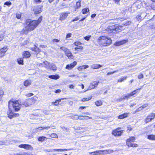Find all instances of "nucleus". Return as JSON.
<instances>
[{
    "label": "nucleus",
    "instance_id": "f257e3e1",
    "mask_svg": "<svg viewBox=\"0 0 155 155\" xmlns=\"http://www.w3.org/2000/svg\"><path fill=\"white\" fill-rule=\"evenodd\" d=\"M21 107V104H19L18 101H10L8 102V110L7 112L8 117L10 119H12L13 117H18L19 114L18 113H14L13 111H18L20 110Z\"/></svg>",
    "mask_w": 155,
    "mask_h": 155
},
{
    "label": "nucleus",
    "instance_id": "f03ea898",
    "mask_svg": "<svg viewBox=\"0 0 155 155\" xmlns=\"http://www.w3.org/2000/svg\"><path fill=\"white\" fill-rule=\"evenodd\" d=\"M97 41L99 45L104 46L109 45L112 43L111 38L105 36L100 37Z\"/></svg>",
    "mask_w": 155,
    "mask_h": 155
},
{
    "label": "nucleus",
    "instance_id": "7ed1b4c3",
    "mask_svg": "<svg viewBox=\"0 0 155 155\" xmlns=\"http://www.w3.org/2000/svg\"><path fill=\"white\" fill-rule=\"evenodd\" d=\"M42 20V16L39 18L38 20H36L31 21L28 20L26 22V24L29 26L30 31L34 30L40 23Z\"/></svg>",
    "mask_w": 155,
    "mask_h": 155
},
{
    "label": "nucleus",
    "instance_id": "20e7f679",
    "mask_svg": "<svg viewBox=\"0 0 155 155\" xmlns=\"http://www.w3.org/2000/svg\"><path fill=\"white\" fill-rule=\"evenodd\" d=\"M121 27H120L117 24L112 25V26H109L108 27L109 31L110 32H112L114 33H117V32H119L120 31Z\"/></svg>",
    "mask_w": 155,
    "mask_h": 155
},
{
    "label": "nucleus",
    "instance_id": "39448f33",
    "mask_svg": "<svg viewBox=\"0 0 155 155\" xmlns=\"http://www.w3.org/2000/svg\"><path fill=\"white\" fill-rule=\"evenodd\" d=\"M18 101L19 103V101ZM34 103L33 100L32 99L29 98L26 99L21 103H19V104H21V107L23 105V106L28 107L30 105H31Z\"/></svg>",
    "mask_w": 155,
    "mask_h": 155
},
{
    "label": "nucleus",
    "instance_id": "423d86ee",
    "mask_svg": "<svg viewBox=\"0 0 155 155\" xmlns=\"http://www.w3.org/2000/svg\"><path fill=\"white\" fill-rule=\"evenodd\" d=\"M120 127H118L113 130L112 132V134L115 136H120L124 131L123 130H120Z\"/></svg>",
    "mask_w": 155,
    "mask_h": 155
},
{
    "label": "nucleus",
    "instance_id": "0eeeda50",
    "mask_svg": "<svg viewBox=\"0 0 155 155\" xmlns=\"http://www.w3.org/2000/svg\"><path fill=\"white\" fill-rule=\"evenodd\" d=\"M98 83V82L97 81H93L89 86L88 89L84 91L83 92H84L88 90H90L94 89L96 86L97 85Z\"/></svg>",
    "mask_w": 155,
    "mask_h": 155
},
{
    "label": "nucleus",
    "instance_id": "6e6552de",
    "mask_svg": "<svg viewBox=\"0 0 155 155\" xmlns=\"http://www.w3.org/2000/svg\"><path fill=\"white\" fill-rule=\"evenodd\" d=\"M155 117V114H150L148 115L145 119V121L146 123H148L153 119Z\"/></svg>",
    "mask_w": 155,
    "mask_h": 155
},
{
    "label": "nucleus",
    "instance_id": "1a4fd4ad",
    "mask_svg": "<svg viewBox=\"0 0 155 155\" xmlns=\"http://www.w3.org/2000/svg\"><path fill=\"white\" fill-rule=\"evenodd\" d=\"M73 149H54L53 150H51V149H48L47 151L49 152H52L53 151H58V152H62L65 151H69L71 150H72Z\"/></svg>",
    "mask_w": 155,
    "mask_h": 155
},
{
    "label": "nucleus",
    "instance_id": "9d476101",
    "mask_svg": "<svg viewBox=\"0 0 155 155\" xmlns=\"http://www.w3.org/2000/svg\"><path fill=\"white\" fill-rule=\"evenodd\" d=\"M69 13L64 12L60 15L59 19L62 21L64 20L68 15Z\"/></svg>",
    "mask_w": 155,
    "mask_h": 155
},
{
    "label": "nucleus",
    "instance_id": "9b49d317",
    "mask_svg": "<svg viewBox=\"0 0 155 155\" xmlns=\"http://www.w3.org/2000/svg\"><path fill=\"white\" fill-rule=\"evenodd\" d=\"M19 147L21 148H24L27 150H32V147L30 145L26 144H22L19 146Z\"/></svg>",
    "mask_w": 155,
    "mask_h": 155
},
{
    "label": "nucleus",
    "instance_id": "f8f14e48",
    "mask_svg": "<svg viewBox=\"0 0 155 155\" xmlns=\"http://www.w3.org/2000/svg\"><path fill=\"white\" fill-rule=\"evenodd\" d=\"M77 62L76 61H74L73 63L71 64H68L66 65L65 68L68 70L71 69L73 68L76 65Z\"/></svg>",
    "mask_w": 155,
    "mask_h": 155
},
{
    "label": "nucleus",
    "instance_id": "ddd939ff",
    "mask_svg": "<svg viewBox=\"0 0 155 155\" xmlns=\"http://www.w3.org/2000/svg\"><path fill=\"white\" fill-rule=\"evenodd\" d=\"M7 50L6 47H4L0 50V57H1L3 56L5 52Z\"/></svg>",
    "mask_w": 155,
    "mask_h": 155
},
{
    "label": "nucleus",
    "instance_id": "4468645a",
    "mask_svg": "<svg viewBox=\"0 0 155 155\" xmlns=\"http://www.w3.org/2000/svg\"><path fill=\"white\" fill-rule=\"evenodd\" d=\"M136 7V8H140L141 7V5H139L137 2H136L135 3H134L132 5L131 8V10H133L134 11H135L136 10V9H134V7Z\"/></svg>",
    "mask_w": 155,
    "mask_h": 155
},
{
    "label": "nucleus",
    "instance_id": "2eb2a0df",
    "mask_svg": "<svg viewBox=\"0 0 155 155\" xmlns=\"http://www.w3.org/2000/svg\"><path fill=\"white\" fill-rule=\"evenodd\" d=\"M78 117H76V120H78V119H80V120H84L85 119H87L88 118L89 119H91L92 118L91 117L88 116H79L77 115Z\"/></svg>",
    "mask_w": 155,
    "mask_h": 155
},
{
    "label": "nucleus",
    "instance_id": "dca6fc26",
    "mask_svg": "<svg viewBox=\"0 0 155 155\" xmlns=\"http://www.w3.org/2000/svg\"><path fill=\"white\" fill-rule=\"evenodd\" d=\"M103 65L98 64H94L91 66V68L94 69H99Z\"/></svg>",
    "mask_w": 155,
    "mask_h": 155
},
{
    "label": "nucleus",
    "instance_id": "f3484780",
    "mask_svg": "<svg viewBox=\"0 0 155 155\" xmlns=\"http://www.w3.org/2000/svg\"><path fill=\"white\" fill-rule=\"evenodd\" d=\"M30 55L31 54L30 52L28 51H24L23 54V57L24 58H28L30 56Z\"/></svg>",
    "mask_w": 155,
    "mask_h": 155
},
{
    "label": "nucleus",
    "instance_id": "a211bd4d",
    "mask_svg": "<svg viewBox=\"0 0 155 155\" xmlns=\"http://www.w3.org/2000/svg\"><path fill=\"white\" fill-rule=\"evenodd\" d=\"M126 42H127L126 40H123L116 42L115 43V45L116 46H120L125 43Z\"/></svg>",
    "mask_w": 155,
    "mask_h": 155
},
{
    "label": "nucleus",
    "instance_id": "6ab92c4d",
    "mask_svg": "<svg viewBox=\"0 0 155 155\" xmlns=\"http://www.w3.org/2000/svg\"><path fill=\"white\" fill-rule=\"evenodd\" d=\"M33 11L35 14H39L42 12L41 8L38 7H35L34 8Z\"/></svg>",
    "mask_w": 155,
    "mask_h": 155
},
{
    "label": "nucleus",
    "instance_id": "aec40b11",
    "mask_svg": "<svg viewBox=\"0 0 155 155\" xmlns=\"http://www.w3.org/2000/svg\"><path fill=\"white\" fill-rule=\"evenodd\" d=\"M90 153L91 155H99L100 154H103V153H102V150H97L95 151Z\"/></svg>",
    "mask_w": 155,
    "mask_h": 155
},
{
    "label": "nucleus",
    "instance_id": "412c9836",
    "mask_svg": "<svg viewBox=\"0 0 155 155\" xmlns=\"http://www.w3.org/2000/svg\"><path fill=\"white\" fill-rule=\"evenodd\" d=\"M135 140V138L133 137H131L129 139L127 140L126 141L127 144L128 143H131V142H134Z\"/></svg>",
    "mask_w": 155,
    "mask_h": 155
},
{
    "label": "nucleus",
    "instance_id": "4be33fe9",
    "mask_svg": "<svg viewBox=\"0 0 155 155\" xmlns=\"http://www.w3.org/2000/svg\"><path fill=\"white\" fill-rule=\"evenodd\" d=\"M66 55L69 59H72L73 57V55L71 52L68 50L65 53Z\"/></svg>",
    "mask_w": 155,
    "mask_h": 155
},
{
    "label": "nucleus",
    "instance_id": "5701e85b",
    "mask_svg": "<svg viewBox=\"0 0 155 155\" xmlns=\"http://www.w3.org/2000/svg\"><path fill=\"white\" fill-rule=\"evenodd\" d=\"M48 78L51 79L56 80L59 79L60 78V77L57 74H55L53 75H50L49 76Z\"/></svg>",
    "mask_w": 155,
    "mask_h": 155
},
{
    "label": "nucleus",
    "instance_id": "b1692460",
    "mask_svg": "<svg viewBox=\"0 0 155 155\" xmlns=\"http://www.w3.org/2000/svg\"><path fill=\"white\" fill-rule=\"evenodd\" d=\"M48 69H51L52 70L54 71L56 70L57 69V67L54 64H50Z\"/></svg>",
    "mask_w": 155,
    "mask_h": 155
},
{
    "label": "nucleus",
    "instance_id": "393cba45",
    "mask_svg": "<svg viewBox=\"0 0 155 155\" xmlns=\"http://www.w3.org/2000/svg\"><path fill=\"white\" fill-rule=\"evenodd\" d=\"M89 66L88 65H84L80 66L78 67V69L79 71H81L83 69H85L89 67Z\"/></svg>",
    "mask_w": 155,
    "mask_h": 155
},
{
    "label": "nucleus",
    "instance_id": "a878e982",
    "mask_svg": "<svg viewBox=\"0 0 155 155\" xmlns=\"http://www.w3.org/2000/svg\"><path fill=\"white\" fill-rule=\"evenodd\" d=\"M28 31H31L30 29L29 28V26L27 25L23 29V32L25 34H27Z\"/></svg>",
    "mask_w": 155,
    "mask_h": 155
},
{
    "label": "nucleus",
    "instance_id": "bb28decb",
    "mask_svg": "<svg viewBox=\"0 0 155 155\" xmlns=\"http://www.w3.org/2000/svg\"><path fill=\"white\" fill-rule=\"evenodd\" d=\"M141 88L138 89H137L135 90L133 92H130V94H129V95H130V97L132 96H133L134 95H135L136 93L138 92V91H140V89H141Z\"/></svg>",
    "mask_w": 155,
    "mask_h": 155
},
{
    "label": "nucleus",
    "instance_id": "cd10ccee",
    "mask_svg": "<svg viewBox=\"0 0 155 155\" xmlns=\"http://www.w3.org/2000/svg\"><path fill=\"white\" fill-rule=\"evenodd\" d=\"M31 80H27L24 82V84L25 86L27 87L31 84Z\"/></svg>",
    "mask_w": 155,
    "mask_h": 155
},
{
    "label": "nucleus",
    "instance_id": "c85d7f7f",
    "mask_svg": "<svg viewBox=\"0 0 155 155\" xmlns=\"http://www.w3.org/2000/svg\"><path fill=\"white\" fill-rule=\"evenodd\" d=\"M47 138L44 136L40 137L38 138V140L39 141L43 142L47 140Z\"/></svg>",
    "mask_w": 155,
    "mask_h": 155
},
{
    "label": "nucleus",
    "instance_id": "c756f323",
    "mask_svg": "<svg viewBox=\"0 0 155 155\" xmlns=\"http://www.w3.org/2000/svg\"><path fill=\"white\" fill-rule=\"evenodd\" d=\"M127 145L128 147H137V144L136 143H128L127 144Z\"/></svg>",
    "mask_w": 155,
    "mask_h": 155
},
{
    "label": "nucleus",
    "instance_id": "7c9ffc66",
    "mask_svg": "<svg viewBox=\"0 0 155 155\" xmlns=\"http://www.w3.org/2000/svg\"><path fill=\"white\" fill-rule=\"evenodd\" d=\"M17 61L18 63L19 64L23 65V58H20L17 60Z\"/></svg>",
    "mask_w": 155,
    "mask_h": 155
},
{
    "label": "nucleus",
    "instance_id": "2f4dec72",
    "mask_svg": "<svg viewBox=\"0 0 155 155\" xmlns=\"http://www.w3.org/2000/svg\"><path fill=\"white\" fill-rule=\"evenodd\" d=\"M148 138L150 140H155V135H150L148 136Z\"/></svg>",
    "mask_w": 155,
    "mask_h": 155
},
{
    "label": "nucleus",
    "instance_id": "473e14b6",
    "mask_svg": "<svg viewBox=\"0 0 155 155\" xmlns=\"http://www.w3.org/2000/svg\"><path fill=\"white\" fill-rule=\"evenodd\" d=\"M127 114H124L121 115H120L118 116V118L120 119H122L125 117H127Z\"/></svg>",
    "mask_w": 155,
    "mask_h": 155
},
{
    "label": "nucleus",
    "instance_id": "72a5a7b5",
    "mask_svg": "<svg viewBox=\"0 0 155 155\" xmlns=\"http://www.w3.org/2000/svg\"><path fill=\"white\" fill-rule=\"evenodd\" d=\"M127 78V76H124L120 78H119L117 81L118 82H121L124 80H126Z\"/></svg>",
    "mask_w": 155,
    "mask_h": 155
},
{
    "label": "nucleus",
    "instance_id": "f704fd0d",
    "mask_svg": "<svg viewBox=\"0 0 155 155\" xmlns=\"http://www.w3.org/2000/svg\"><path fill=\"white\" fill-rule=\"evenodd\" d=\"M50 127L47 126V127H39L38 129V130H41L43 129H48V128H50Z\"/></svg>",
    "mask_w": 155,
    "mask_h": 155
},
{
    "label": "nucleus",
    "instance_id": "c9c22d12",
    "mask_svg": "<svg viewBox=\"0 0 155 155\" xmlns=\"http://www.w3.org/2000/svg\"><path fill=\"white\" fill-rule=\"evenodd\" d=\"M43 63L45 65L44 67L46 68H48L50 65V64L46 61H44Z\"/></svg>",
    "mask_w": 155,
    "mask_h": 155
},
{
    "label": "nucleus",
    "instance_id": "e433bc0d",
    "mask_svg": "<svg viewBox=\"0 0 155 155\" xmlns=\"http://www.w3.org/2000/svg\"><path fill=\"white\" fill-rule=\"evenodd\" d=\"M91 99V97H89L87 98H83L81 99V101L82 102L87 101L90 100Z\"/></svg>",
    "mask_w": 155,
    "mask_h": 155
},
{
    "label": "nucleus",
    "instance_id": "4c0bfd02",
    "mask_svg": "<svg viewBox=\"0 0 155 155\" xmlns=\"http://www.w3.org/2000/svg\"><path fill=\"white\" fill-rule=\"evenodd\" d=\"M95 104L97 106L101 105L102 104V101L101 100H99L95 102Z\"/></svg>",
    "mask_w": 155,
    "mask_h": 155
},
{
    "label": "nucleus",
    "instance_id": "58836bf2",
    "mask_svg": "<svg viewBox=\"0 0 155 155\" xmlns=\"http://www.w3.org/2000/svg\"><path fill=\"white\" fill-rule=\"evenodd\" d=\"M81 1H79L76 3V6L75 8L78 9L79 8L81 7Z\"/></svg>",
    "mask_w": 155,
    "mask_h": 155
},
{
    "label": "nucleus",
    "instance_id": "ea45409f",
    "mask_svg": "<svg viewBox=\"0 0 155 155\" xmlns=\"http://www.w3.org/2000/svg\"><path fill=\"white\" fill-rule=\"evenodd\" d=\"M89 11V9L88 8H84L82 11V12L83 14H85L87 13V12Z\"/></svg>",
    "mask_w": 155,
    "mask_h": 155
},
{
    "label": "nucleus",
    "instance_id": "a19ab883",
    "mask_svg": "<svg viewBox=\"0 0 155 155\" xmlns=\"http://www.w3.org/2000/svg\"><path fill=\"white\" fill-rule=\"evenodd\" d=\"M130 95L129 94H128L127 95H125L122 98H120V100H124L125 99H128L130 97Z\"/></svg>",
    "mask_w": 155,
    "mask_h": 155
},
{
    "label": "nucleus",
    "instance_id": "79ce46f5",
    "mask_svg": "<svg viewBox=\"0 0 155 155\" xmlns=\"http://www.w3.org/2000/svg\"><path fill=\"white\" fill-rule=\"evenodd\" d=\"M136 18L138 21H141V20L143 19L141 15H138L136 17Z\"/></svg>",
    "mask_w": 155,
    "mask_h": 155
},
{
    "label": "nucleus",
    "instance_id": "37998d69",
    "mask_svg": "<svg viewBox=\"0 0 155 155\" xmlns=\"http://www.w3.org/2000/svg\"><path fill=\"white\" fill-rule=\"evenodd\" d=\"M21 13L19 12L16 14V17L18 19H20L21 18Z\"/></svg>",
    "mask_w": 155,
    "mask_h": 155
},
{
    "label": "nucleus",
    "instance_id": "c03bdc74",
    "mask_svg": "<svg viewBox=\"0 0 155 155\" xmlns=\"http://www.w3.org/2000/svg\"><path fill=\"white\" fill-rule=\"evenodd\" d=\"M60 49L63 51L65 53L69 49L65 47H62L60 48Z\"/></svg>",
    "mask_w": 155,
    "mask_h": 155
},
{
    "label": "nucleus",
    "instance_id": "a18cd8bd",
    "mask_svg": "<svg viewBox=\"0 0 155 155\" xmlns=\"http://www.w3.org/2000/svg\"><path fill=\"white\" fill-rule=\"evenodd\" d=\"M50 137L53 138H57L58 136L57 134L55 133L52 134L50 136Z\"/></svg>",
    "mask_w": 155,
    "mask_h": 155
},
{
    "label": "nucleus",
    "instance_id": "49530a36",
    "mask_svg": "<svg viewBox=\"0 0 155 155\" xmlns=\"http://www.w3.org/2000/svg\"><path fill=\"white\" fill-rule=\"evenodd\" d=\"M77 47L74 48L75 51H78V49H82L83 47L81 46H78Z\"/></svg>",
    "mask_w": 155,
    "mask_h": 155
},
{
    "label": "nucleus",
    "instance_id": "de8ad7c7",
    "mask_svg": "<svg viewBox=\"0 0 155 155\" xmlns=\"http://www.w3.org/2000/svg\"><path fill=\"white\" fill-rule=\"evenodd\" d=\"M12 4L11 3L10 1H7L4 3V5H6L8 6H9Z\"/></svg>",
    "mask_w": 155,
    "mask_h": 155
},
{
    "label": "nucleus",
    "instance_id": "09e8293b",
    "mask_svg": "<svg viewBox=\"0 0 155 155\" xmlns=\"http://www.w3.org/2000/svg\"><path fill=\"white\" fill-rule=\"evenodd\" d=\"M35 51L36 52L39 53L40 51V49L39 48H37L35 45Z\"/></svg>",
    "mask_w": 155,
    "mask_h": 155
},
{
    "label": "nucleus",
    "instance_id": "8fccbe9b",
    "mask_svg": "<svg viewBox=\"0 0 155 155\" xmlns=\"http://www.w3.org/2000/svg\"><path fill=\"white\" fill-rule=\"evenodd\" d=\"M143 110V108L141 106V107H139L138 109H137L134 112H135V113H135L137 112H138L139 111H140L142 110Z\"/></svg>",
    "mask_w": 155,
    "mask_h": 155
},
{
    "label": "nucleus",
    "instance_id": "3c124183",
    "mask_svg": "<svg viewBox=\"0 0 155 155\" xmlns=\"http://www.w3.org/2000/svg\"><path fill=\"white\" fill-rule=\"evenodd\" d=\"M91 37V35H88L86 36L85 37H84V39L86 41H88L90 38Z\"/></svg>",
    "mask_w": 155,
    "mask_h": 155
},
{
    "label": "nucleus",
    "instance_id": "603ef678",
    "mask_svg": "<svg viewBox=\"0 0 155 155\" xmlns=\"http://www.w3.org/2000/svg\"><path fill=\"white\" fill-rule=\"evenodd\" d=\"M73 115H71V116H68V117H71V119H74V120H76V119H75L76 117H75L74 116H77V114H74Z\"/></svg>",
    "mask_w": 155,
    "mask_h": 155
},
{
    "label": "nucleus",
    "instance_id": "864d4df0",
    "mask_svg": "<svg viewBox=\"0 0 155 155\" xmlns=\"http://www.w3.org/2000/svg\"><path fill=\"white\" fill-rule=\"evenodd\" d=\"M59 103L58 101V100H56L55 102H52V104H54L55 105H58L59 104Z\"/></svg>",
    "mask_w": 155,
    "mask_h": 155
},
{
    "label": "nucleus",
    "instance_id": "5fc2aeb1",
    "mask_svg": "<svg viewBox=\"0 0 155 155\" xmlns=\"http://www.w3.org/2000/svg\"><path fill=\"white\" fill-rule=\"evenodd\" d=\"M74 44L76 46H79V45H81V43L80 42H76Z\"/></svg>",
    "mask_w": 155,
    "mask_h": 155
},
{
    "label": "nucleus",
    "instance_id": "6e6d98bb",
    "mask_svg": "<svg viewBox=\"0 0 155 155\" xmlns=\"http://www.w3.org/2000/svg\"><path fill=\"white\" fill-rule=\"evenodd\" d=\"M124 25H128L130 24L131 23V22L130 21H125L124 23Z\"/></svg>",
    "mask_w": 155,
    "mask_h": 155
},
{
    "label": "nucleus",
    "instance_id": "4d7b16f0",
    "mask_svg": "<svg viewBox=\"0 0 155 155\" xmlns=\"http://www.w3.org/2000/svg\"><path fill=\"white\" fill-rule=\"evenodd\" d=\"M61 128L63 129V130L64 131H67L68 130V129L65 127L64 126H61Z\"/></svg>",
    "mask_w": 155,
    "mask_h": 155
},
{
    "label": "nucleus",
    "instance_id": "13d9d810",
    "mask_svg": "<svg viewBox=\"0 0 155 155\" xmlns=\"http://www.w3.org/2000/svg\"><path fill=\"white\" fill-rule=\"evenodd\" d=\"M4 94L3 91L2 90H0V99H1L2 97V95Z\"/></svg>",
    "mask_w": 155,
    "mask_h": 155
},
{
    "label": "nucleus",
    "instance_id": "bf43d9fd",
    "mask_svg": "<svg viewBox=\"0 0 155 155\" xmlns=\"http://www.w3.org/2000/svg\"><path fill=\"white\" fill-rule=\"evenodd\" d=\"M107 150V154H110V153H111L113 152V150L109 149V150Z\"/></svg>",
    "mask_w": 155,
    "mask_h": 155
},
{
    "label": "nucleus",
    "instance_id": "052dcab7",
    "mask_svg": "<svg viewBox=\"0 0 155 155\" xmlns=\"http://www.w3.org/2000/svg\"><path fill=\"white\" fill-rule=\"evenodd\" d=\"M71 33H68L66 35V38H70L71 37Z\"/></svg>",
    "mask_w": 155,
    "mask_h": 155
},
{
    "label": "nucleus",
    "instance_id": "680f3d73",
    "mask_svg": "<svg viewBox=\"0 0 155 155\" xmlns=\"http://www.w3.org/2000/svg\"><path fill=\"white\" fill-rule=\"evenodd\" d=\"M143 74H141L140 75H139L138 76V78H139V79H141L142 78H143Z\"/></svg>",
    "mask_w": 155,
    "mask_h": 155
},
{
    "label": "nucleus",
    "instance_id": "e2e57ef3",
    "mask_svg": "<svg viewBox=\"0 0 155 155\" xmlns=\"http://www.w3.org/2000/svg\"><path fill=\"white\" fill-rule=\"evenodd\" d=\"M102 153H103V154H107V150H102Z\"/></svg>",
    "mask_w": 155,
    "mask_h": 155
},
{
    "label": "nucleus",
    "instance_id": "0e129e2a",
    "mask_svg": "<svg viewBox=\"0 0 155 155\" xmlns=\"http://www.w3.org/2000/svg\"><path fill=\"white\" fill-rule=\"evenodd\" d=\"M148 104H145L143 105H142L141 107L143 108V109L145 108L146 107H147L148 106Z\"/></svg>",
    "mask_w": 155,
    "mask_h": 155
},
{
    "label": "nucleus",
    "instance_id": "69168bd1",
    "mask_svg": "<svg viewBox=\"0 0 155 155\" xmlns=\"http://www.w3.org/2000/svg\"><path fill=\"white\" fill-rule=\"evenodd\" d=\"M127 130H129V131H130L132 130V128L131 127V126H128L127 127Z\"/></svg>",
    "mask_w": 155,
    "mask_h": 155
},
{
    "label": "nucleus",
    "instance_id": "338daca9",
    "mask_svg": "<svg viewBox=\"0 0 155 155\" xmlns=\"http://www.w3.org/2000/svg\"><path fill=\"white\" fill-rule=\"evenodd\" d=\"M33 94L32 93H28V94H27L26 95L28 97H31V96H33Z\"/></svg>",
    "mask_w": 155,
    "mask_h": 155
},
{
    "label": "nucleus",
    "instance_id": "774afa93",
    "mask_svg": "<svg viewBox=\"0 0 155 155\" xmlns=\"http://www.w3.org/2000/svg\"><path fill=\"white\" fill-rule=\"evenodd\" d=\"M53 42H58L59 41V40L58 39H54L52 40Z\"/></svg>",
    "mask_w": 155,
    "mask_h": 155
}]
</instances>
